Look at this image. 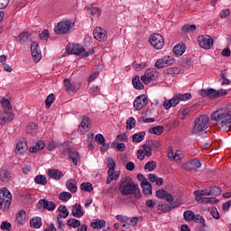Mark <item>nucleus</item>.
<instances>
[{
  "label": "nucleus",
  "mask_w": 231,
  "mask_h": 231,
  "mask_svg": "<svg viewBox=\"0 0 231 231\" xmlns=\"http://www.w3.org/2000/svg\"><path fill=\"white\" fill-rule=\"evenodd\" d=\"M211 120L219 131H230L231 128V104L220 108L211 115Z\"/></svg>",
  "instance_id": "nucleus-1"
},
{
  "label": "nucleus",
  "mask_w": 231,
  "mask_h": 231,
  "mask_svg": "<svg viewBox=\"0 0 231 231\" xmlns=\"http://www.w3.org/2000/svg\"><path fill=\"white\" fill-rule=\"evenodd\" d=\"M119 190L122 196H131L134 194L135 199L142 198V192L140 191L138 184L134 183L131 177H125L120 180Z\"/></svg>",
  "instance_id": "nucleus-2"
},
{
  "label": "nucleus",
  "mask_w": 231,
  "mask_h": 231,
  "mask_svg": "<svg viewBox=\"0 0 231 231\" xmlns=\"http://www.w3.org/2000/svg\"><path fill=\"white\" fill-rule=\"evenodd\" d=\"M190 98H192V95L190 93L175 94V97L171 99L164 101L163 106L166 110H169L171 107H176L180 102H187V100H190Z\"/></svg>",
  "instance_id": "nucleus-3"
},
{
  "label": "nucleus",
  "mask_w": 231,
  "mask_h": 231,
  "mask_svg": "<svg viewBox=\"0 0 231 231\" xmlns=\"http://www.w3.org/2000/svg\"><path fill=\"white\" fill-rule=\"evenodd\" d=\"M208 116L202 115L199 116L194 121V125L191 133L193 134H198V133H200V131H207V129H208Z\"/></svg>",
  "instance_id": "nucleus-4"
},
{
  "label": "nucleus",
  "mask_w": 231,
  "mask_h": 231,
  "mask_svg": "<svg viewBox=\"0 0 231 231\" xmlns=\"http://www.w3.org/2000/svg\"><path fill=\"white\" fill-rule=\"evenodd\" d=\"M10 205H12V193L6 188H3L0 190V208L6 210L10 208Z\"/></svg>",
  "instance_id": "nucleus-5"
},
{
  "label": "nucleus",
  "mask_w": 231,
  "mask_h": 231,
  "mask_svg": "<svg viewBox=\"0 0 231 231\" xmlns=\"http://www.w3.org/2000/svg\"><path fill=\"white\" fill-rule=\"evenodd\" d=\"M149 42L155 50H162L165 46V40L160 33H153L150 36Z\"/></svg>",
  "instance_id": "nucleus-6"
},
{
  "label": "nucleus",
  "mask_w": 231,
  "mask_h": 231,
  "mask_svg": "<svg viewBox=\"0 0 231 231\" xmlns=\"http://www.w3.org/2000/svg\"><path fill=\"white\" fill-rule=\"evenodd\" d=\"M71 30V22L70 21H63L58 23L57 26L54 29V32L57 35H64L66 33H70Z\"/></svg>",
  "instance_id": "nucleus-7"
},
{
  "label": "nucleus",
  "mask_w": 231,
  "mask_h": 231,
  "mask_svg": "<svg viewBox=\"0 0 231 231\" xmlns=\"http://www.w3.org/2000/svg\"><path fill=\"white\" fill-rule=\"evenodd\" d=\"M160 75V72L156 70V69H148L145 72L144 75L141 77L142 82L144 84H151L152 80H156Z\"/></svg>",
  "instance_id": "nucleus-8"
},
{
  "label": "nucleus",
  "mask_w": 231,
  "mask_h": 231,
  "mask_svg": "<svg viewBox=\"0 0 231 231\" xmlns=\"http://www.w3.org/2000/svg\"><path fill=\"white\" fill-rule=\"evenodd\" d=\"M198 42L200 48L210 50L214 46V38L210 35H200L198 37Z\"/></svg>",
  "instance_id": "nucleus-9"
},
{
  "label": "nucleus",
  "mask_w": 231,
  "mask_h": 231,
  "mask_svg": "<svg viewBox=\"0 0 231 231\" xmlns=\"http://www.w3.org/2000/svg\"><path fill=\"white\" fill-rule=\"evenodd\" d=\"M149 104V97L147 95L143 94L138 96L134 101V107L136 111H142Z\"/></svg>",
  "instance_id": "nucleus-10"
},
{
  "label": "nucleus",
  "mask_w": 231,
  "mask_h": 231,
  "mask_svg": "<svg viewBox=\"0 0 231 231\" xmlns=\"http://www.w3.org/2000/svg\"><path fill=\"white\" fill-rule=\"evenodd\" d=\"M65 91L67 93H77L80 89V82H71L69 79H64Z\"/></svg>",
  "instance_id": "nucleus-11"
},
{
  "label": "nucleus",
  "mask_w": 231,
  "mask_h": 231,
  "mask_svg": "<svg viewBox=\"0 0 231 231\" xmlns=\"http://www.w3.org/2000/svg\"><path fill=\"white\" fill-rule=\"evenodd\" d=\"M172 64H174V59L171 58V56H164L156 60L155 68H157V69H162L167 68V66H172Z\"/></svg>",
  "instance_id": "nucleus-12"
},
{
  "label": "nucleus",
  "mask_w": 231,
  "mask_h": 231,
  "mask_svg": "<svg viewBox=\"0 0 231 231\" xmlns=\"http://www.w3.org/2000/svg\"><path fill=\"white\" fill-rule=\"evenodd\" d=\"M56 207L57 205H55V202L49 201L46 199H42L37 203V208H39V210H41L42 208H44V210H49V212H53Z\"/></svg>",
  "instance_id": "nucleus-13"
},
{
  "label": "nucleus",
  "mask_w": 231,
  "mask_h": 231,
  "mask_svg": "<svg viewBox=\"0 0 231 231\" xmlns=\"http://www.w3.org/2000/svg\"><path fill=\"white\" fill-rule=\"evenodd\" d=\"M199 167H201V162L198 159L190 160L187 163L182 164V169L189 172H196Z\"/></svg>",
  "instance_id": "nucleus-14"
},
{
  "label": "nucleus",
  "mask_w": 231,
  "mask_h": 231,
  "mask_svg": "<svg viewBox=\"0 0 231 231\" xmlns=\"http://www.w3.org/2000/svg\"><path fill=\"white\" fill-rule=\"evenodd\" d=\"M67 51L69 54L82 57V53H84V46L80 44L69 43L67 46Z\"/></svg>",
  "instance_id": "nucleus-15"
},
{
  "label": "nucleus",
  "mask_w": 231,
  "mask_h": 231,
  "mask_svg": "<svg viewBox=\"0 0 231 231\" xmlns=\"http://www.w3.org/2000/svg\"><path fill=\"white\" fill-rule=\"evenodd\" d=\"M31 53L34 62H39L42 59V54L41 50H39V43L37 42L31 43Z\"/></svg>",
  "instance_id": "nucleus-16"
},
{
  "label": "nucleus",
  "mask_w": 231,
  "mask_h": 231,
  "mask_svg": "<svg viewBox=\"0 0 231 231\" xmlns=\"http://www.w3.org/2000/svg\"><path fill=\"white\" fill-rule=\"evenodd\" d=\"M93 35H94V39H96L97 41H99L100 42L104 41H107V32H106V30L100 27H96L94 29Z\"/></svg>",
  "instance_id": "nucleus-17"
},
{
  "label": "nucleus",
  "mask_w": 231,
  "mask_h": 231,
  "mask_svg": "<svg viewBox=\"0 0 231 231\" xmlns=\"http://www.w3.org/2000/svg\"><path fill=\"white\" fill-rule=\"evenodd\" d=\"M80 124L78 128V133L84 134V131L87 129H91V123L89 122V117L83 116L80 118Z\"/></svg>",
  "instance_id": "nucleus-18"
},
{
  "label": "nucleus",
  "mask_w": 231,
  "mask_h": 231,
  "mask_svg": "<svg viewBox=\"0 0 231 231\" xmlns=\"http://www.w3.org/2000/svg\"><path fill=\"white\" fill-rule=\"evenodd\" d=\"M199 95L204 98L207 97L210 100H214V98H217V90L215 88L200 89Z\"/></svg>",
  "instance_id": "nucleus-19"
},
{
  "label": "nucleus",
  "mask_w": 231,
  "mask_h": 231,
  "mask_svg": "<svg viewBox=\"0 0 231 231\" xmlns=\"http://www.w3.org/2000/svg\"><path fill=\"white\" fill-rule=\"evenodd\" d=\"M156 196L159 199H166L168 203H172L174 201V197L172 194L168 193L165 189H158L156 191Z\"/></svg>",
  "instance_id": "nucleus-20"
},
{
  "label": "nucleus",
  "mask_w": 231,
  "mask_h": 231,
  "mask_svg": "<svg viewBox=\"0 0 231 231\" xmlns=\"http://www.w3.org/2000/svg\"><path fill=\"white\" fill-rule=\"evenodd\" d=\"M95 141L97 142V143H99V145H102L101 152H106V151H109V143H106V138H104V135H102V134H97L96 135Z\"/></svg>",
  "instance_id": "nucleus-21"
},
{
  "label": "nucleus",
  "mask_w": 231,
  "mask_h": 231,
  "mask_svg": "<svg viewBox=\"0 0 231 231\" xmlns=\"http://www.w3.org/2000/svg\"><path fill=\"white\" fill-rule=\"evenodd\" d=\"M16 41L20 44L30 42L32 41V34H30L28 32H23L16 37Z\"/></svg>",
  "instance_id": "nucleus-22"
},
{
  "label": "nucleus",
  "mask_w": 231,
  "mask_h": 231,
  "mask_svg": "<svg viewBox=\"0 0 231 231\" xmlns=\"http://www.w3.org/2000/svg\"><path fill=\"white\" fill-rule=\"evenodd\" d=\"M179 205H180V203H178V202H173L171 205L159 203L158 209L162 210V212H171V210H172V208H176V207H178Z\"/></svg>",
  "instance_id": "nucleus-23"
},
{
  "label": "nucleus",
  "mask_w": 231,
  "mask_h": 231,
  "mask_svg": "<svg viewBox=\"0 0 231 231\" xmlns=\"http://www.w3.org/2000/svg\"><path fill=\"white\" fill-rule=\"evenodd\" d=\"M28 151V143L19 141L16 144L15 154H23Z\"/></svg>",
  "instance_id": "nucleus-24"
},
{
  "label": "nucleus",
  "mask_w": 231,
  "mask_h": 231,
  "mask_svg": "<svg viewBox=\"0 0 231 231\" xmlns=\"http://www.w3.org/2000/svg\"><path fill=\"white\" fill-rule=\"evenodd\" d=\"M71 214L73 217H82V216H84V210H82V206H80V204L73 205Z\"/></svg>",
  "instance_id": "nucleus-25"
},
{
  "label": "nucleus",
  "mask_w": 231,
  "mask_h": 231,
  "mask_svg": "<svg viewBox=\"0 0 231 231\" xmlns=\"http://www.w3.org/2000/svg\"><path fill=\"white\" fill-rule=\"evenodd\" d=\"M90 226L95 230H100L106 226V220L104 219H95L90 223Z\"/></svg>",
  "instance_id": "nucleus-26"
},
{
  "label": "nucleus",
  "mask_w": 231,
  "mask_h": 231,
  "mask_svg": "<svg viewBox=\"0 0 231 231\" xmlns=\"http://www.w3.org/2000/svg\"><path fill=\"white\" fill-rule=\"evenodd\" d=\"M185 50H187L185 44H177L173 47V53L176 55V57H181V55L185 53Z\"/></svg>",
  "instance_id": "nucleus-27"
},
{
  "label": "nucleus",
  "mask_w": 231,
  "mask_h": 231,
  "mask_svg": "<svg viewBox=\"0 0 231 231\" xmlns=\"http://www.w3.org/2000/svg\"><path fill=\"white\" fill-rule=\"evenodd\" d=\"M197 201H199V203H204L206 205H208L210 203H214L216 205V203H219V199H217V198L215 197H211V198H208V197H202L200 199H196Z\"/></svg>",
  "instance_id": "nucleus-28"
},
{
  "label": "nucleus",
  "mask_w": 231,
  "mask_h": 231,
  "mask_svg": "<svg viewBox=\"0 0 231 231\" xmlns=\"http://www.w3.org/2000/svg\"><path fill=\"white\" fill-rule=\"evenodd\" d=\"M31 228H41L42 226V218L41 217H36L30 219Z\"/></svg>",
  "instance_id": "nucleus-29"
},
{
  "label": "nucleus",
  "mask_w": 231,
  "mask_h": 231,
  "mask_svg": "<svg viewBox=\"0 0 231 231\" xmlns=\"http://www.w3.org/2000/svg\"><path fill=\"white\" fill-rule=\"evenodd\" d=\"M49 178H52V180H60L62 178V171L59 170H49L47 172Z\"/></svg>",
  "instance_id": "nucleus-30"
},
{
  "label": "nucleus",
  "mask_w": 231,
  "mask_h": 231,
  "mask_svg": "<svg viewBox=\"0 0 231 231\" xmlns=\"http://www.w3.org/2000/svg\"><path fill=\"white\" fill-rule=\"evenodd\" d=\"M132 84L134 88V89L142 90L145 88V86H143V83L140 81V76H134L132 79Z\"/></svg>",
  "instance_id": "nucleus-31"
},
{
  "label": "nucleus",
  "mask_w": 231,
  "mask_h": 231,
  "mask_svg": "<svg viewBox=\"0 0 231 231\" xmlns=\"http://www.w3.org/2000/svg\"><path fill=\"white\" fill-rule=\"evenodd\" d=\"M68 154L72 163H74V165H79V159L80 158L79 153L78 152H71V150H68Z\"/></svg>",
  "instance_id": "nucleus-32"
},
{
  "label": "nucleus",
  "mask_w": 231,
  "mask_h": 231,
  "mask_svg": "<svg viewBox=\"0 0 231 231\" xmlns=\"http://www.w3.org/2000/svg\"><path fill=\"white\" fill-rule=\"evenodd\" d=\"M14 113L6 112V110H5L4 116H2L3 120L1 122V125H5V124H7V122H12V120H14Z\"/></svg>",
  "instance_id": "nucleus-33"
},
{
  "label": "nucleus",
  "mask_w": 231,
  "mask_h": 231,
  "mask_svg": "<svg viewBox=\"0 0 231 231\" xmlns=\"http://www.w3.org/2000/svg\"><path fill=\"white\" fill-rule=\"evenodd\" d=\"M58 212H60L58 217H62L63 219H66V217L69 216V211L68 210V208H66L65 205H60L58 208Z\"/></svg>",
  "instance_id": "nucleus-34"
},
{
  "label": "nucleus",
  "mask_w": 231,
  "mask_h": 231,
  "mask_svg": "<svg viewBox=\"0 0 231 231\" xmlns=\"http://www.w3.org/2000/svg\"><path fill=\"white\" fill-rule=\"evenodd\" d=\"M106 167L108 168L107 174H112V172H116L115 171V167H116V162H115V160L113 158L111 157L107 158Z\"/></svg>",
  "instance_id": "nucleus-35"
},
{
  "label": "nucleus",
  "mask_w": 231,
  "mask_h": 231,
  "mask_svg": "<svg viewBox=\"0 0 231 231\" xmlns=\"http://www.w3.org/2000/svg\"><path fill=\"white\" fill-rule=\"evenodd\" d=\"M66 187L69 190V192H72V194H75V192H77L78 190L77 184H75V180L73 179H69L67 180Z\"/></svg>",
  "instance_id": "nucleus-36"
},
{
  "label": "nucleus",
  "mask_w": 231,
  "mask_h": 231,
  "mask_svg": "<svg viewBox=\"0 0 231 231\" xmlns=\"http://www.w3.org/2000/svg\"><path fill=\"white\" fill-rule=\"evenodd\" d=\"M141 187L145 196H151V194H152V186L151 185V183H149V181L144 182V184L141 185Z\"/></svg>",
  "instance_id": "nucleus-37"
},
{
  "label": "nucleus",
  "mask_w": 231,
  "mask_h": 231,
  "mask_svg": "<svg viewBox=\"0 0 231 231\" xmlns=\"http://www.w3.org/2000/svg\"><path fill=\"white\" fill-rule=\"evenodd\" d=\"M143 138H145V132H139L138 134H134L132 135L133 142L135 143H140V142H143Z\"/></svg>",
  "instance_id": "nucleus-38"
},
{
  "label": "nucleus",
  "mask_w": 231,
  "mask_h": 231,
  "mask_svg": "<svg viewBox=\"0 0 231 231\" xmlns=\"http://www.w3.org/2000/svg\"><path fill=\"white\" fill-rule=\"evenodd\" d=\"M44 141H39L35 146L29 148V152H37V151H42L44 149Z\"/></svg>",
  "instance_id": "nucleus-39"
},
{
  "label": "nucleus",
  "mask_w": 231,
  "mask_h": 231,
  "mask_svg": "<svg viewBox=\"0 0 231 231\" xmlns=\"http://www.w3.org/2000/svg\"><path fill=\"white\" fill-rule=\"evenodd\" d=\"M108 177L106 179V184L109 185L111 181H114L116 180H118L120 178V171H116V172L107 173Z\"/></svg>",
  "instance_id": "nucleus-40"
},
{
  "label": "nucleus",
  "mask_w": 231,
  "mask_h": 231,
  "mask_svg": "<svg viewBox=\"0 0 231 231\" xmlns=\"http://www.w3.org/2000/svg\"><path fill=\"white\" fill-rule=\"evenodd\" d=\"M183 216H184V221H187V223H190V221H194V217L196 214H194L192 210H186L183 213Z\"/></svg>",
  "instance_id": "nucleus-41"
},
{
  "label": "nucleus",
  "mask_w": 231,
  "mask_h": 231,
  "mask_svg": "<svg viewBox=\"0 0 231 231\" xmlns=\"http://www.w3.org/2000/svg\"><path fill=\"white\" fill-rule=\"evenodd\" d=\"M183 33H190V32H196V24L186 23L181 27Z\"/></svg>",
  "instance_id": "nucleus-42"
},
{
  "label": "nucleus",
  "mask_w": 231,
  "mask_h": 231,
  "mask_svg": "<svg viewBox=\"0 0 231 231\" xmlns=\"http://www.w3.org/2000/svg\"><path fill=\"white\" fill-rule=\"evenodd\" d=\"M149 133H151L152 134H156L157 136H160V134H163V126L157 125V126L152 127L149 129Z\"/></svg>",
  "instance_id": "nucleus-43"
},
{
  "label": "nucleus",
  "mask_w": 231,
  "mask_h": 231,
  "mask_svg": "<svg viewBox=\"0 0 231 231\" xmlns=\"http://www.w3.org/2000/svg\"><path fill=\"white\" fill-rule=\"evenodd\" d=\"M34 182L37 185H46L48 183V179H46V176L44 175H37L34 178Z\"/></svg>",
  "instance_id": "nucleus-44"
},
{
  "label": "nucleus",
  "mask_w": 231,
  "mask_h": 231,
  "mask_svg": "<svg viewBox=\"0 0 231 231\" xmlns=\"http://www.w3.org/2000/svg\"><path fill=\"white\" fill-rule=\"evenodd\" d=\"M146 143L152 148V151H158L160 149V142L156 140H149Z\"/></svg>",
  "instance_id": "nucleus-45"
},
{
  "label": "nucleus",
  "mask_w": 231,
  "mask_h": 231,
  "mask_svg": "<svg viewBox=\"0 0 231 231\" xmlns=\"http://www.w3.org/2000/svg\"><path fill=\"white\" fill-rule=\"evenodd\" d=\"M68 226H72V228H79L80 226V220L77 218H70L67 221Z\"/></svg>",
  "instance_id": "nucleus-46"
},
{
  "label": "nucleus",
  "mask_w": 231,
  "mask_h": 231,
  "mask_svg": "<svg viewBox=\"0 0 231 231\" xmlns=\"http://www.w3.org/2000/svg\"><path fill=\"white\" fill-rule=\"evenodd\" d=\"M71 193L68 192V191H63L61 193L59 194V199H60V201H69V199H71Z\"/></svg>",
  "instance_id": "nucleus-47"
},
{
  "label": "nucleus",
  "mask_w": 231,
  "mask_h": 231,
  "mask_svg": "<svg viewBox=\"0 0 231 231\" xmlns=\"http://www.w3.org/2000/svg\"><path fill=\"white\" fill-rule=\"evenodd\" d=\"M53 102H55V94H50L45 100V106L47 109H50L51 107Z\"/></svg>",
  "instance_id": "nucleus-48"
},
{
  "label": "nucleus",
  "mask_w": 231,
  "mask_h": 231,
  "mask_svg": "<svg viewBox=\"0 0 231 231\" xmlns=\"http://www.w3.org/2000/svg\"><path fill=\"white\" fill-rule=\"evenodd\" d=\"M80 189L81 190H85V192H93V184L91 182H83Z\"/></svg>",
  "instance_id": "nucleus-49"
},
{
  "label": "nucleus",
  "mask_w": 231,
  "mask_h": 231,
  "mask_svg": "<svg viewBox=\"0 0 231 231\" xmlns=\"http://www.w3.org/2000/svg\"><path fill=\"white\" fill-rule=\"evenodd\" d=\"M136 126V120L134 119V117H129L126 120V129L128 131H131L133 129V127Z\"/></svg>",
  "instance_id": "nucleus-50"
},
{
  "label": "nucleus",
  "mask_w": 231,
  "mask_h": 231,
  "mask_svg": "<svg viewBox=\"0 0 231 231\" xmlns=\"http://www.w3.org/2000/svg\"><path fill=\"white\" fill-rule=\"evenodd\" d=\"M0 180L2 181H9L10 180V171L6 170H2L0 171Z\"/></svg>",
  "instance_id": "nucleus-51"
},
{
  "label": "nucleus",
  "mask_w": 231,
  "mask_h": 231,
  "mask_svg": "<svg viewBox=\"0 0 231 231\" xmlns=\"http://www.w3.org/2000/svg\"><path fill=\"white\" fill-rule=\"evenodd\" d=\"M156 169V162L150 161L144 165V170L149 171V172H152Z\"/></svg>",
  "instance_id": "nucleus-52"
},
{
  "label": "nucleus",
  "mask_w": 231,
  "mask_h": 231,
  "mask_svg": "<svg viewBox=\"0 0 231 231\" xmlns=\"http://www.w3.org/2000/svg\"><path fill=\"white\" fill-rule=\"evenodd\" d=\"M2 107L7 111H12V103H10V100L6 98L1 99Z\"/></svg>",
  "instance_id": "nucleus-53"
},
{
  "label": "nucleus",
  "mask_w": 231,
  "mask_h": 231,
  "mask_svg": "<svg viewBox=\"0 0 231 231\" xmlns=\"http://www.w3.org/2000/svg\"><path fill=\"white\" fill-rule=\"evenodd\" d=\"M211 196H221V189L217 186L209 187Z\"/></svg>",
  "instance_id": "nucleus-54"
},
{
  "label": "nucleus",
  "mask_w": 231,
  "mask_h": 231,
  "mask_svg": "<svg viewBox=\"0 0 231 231\" xmlns=\"http://www.w3.org/2000/svg\"><path fill=\"white\" fill-rule=\"evenodd\" d=\"M143 151L144 156H147L148 158H149V156H152V150L147 144V143L143 145Z\"/></svg>",
  "instance_id": "nucleus-55"
},
{
  "label": "nucleus",
  "mask_w": 231,
  "mask_h": 231,
  "mask_svg": "<svg viewBox=\"0 0 231 231\" xmlns=\"http://www.w3.org/2000/svg\"><path fill=\"white\" fill-rule=\"evenodd\" d=\"M16 219L18 223H23L26 219V211L21 210L19 213L16 215Z\"/></svg>",
  "instance_id": "nucleus-56"
},
{
  "label": "nucleus",
  "mask_w": 231,
  "mask_h": 231,
  "mask_svg": "<svg viewBox=\"0 0 231 231\" xmlns=\"http://www.w3.org/2000/svg\"><path fill=\"white\" fill-rule=\"evenodd\" d=\"M220 77L222 79L223 86L230 84V79H226V69L221 71Z\"/></svg>",
  "instance_id": "nucleus-57"
},
{
  "label": "nucleus",
  "mask_w": 231,
  "mask_h": 231,
  "mask_svg": "<svg viewBox=\"0 0 231 231\" xmlns=\"http://www.w3.org/2000/svg\"><path fill=\"white\" fill-rule=\"evenodd\" d=\"M50 38V31H48V29H44L42 33H40L39 35V39L41 41H48V39Z\"/></svg>",
  "instance_id": "nucleus-58"
},
{
  "label": "nucleus",
  "mask_w": 231,
  "mask_h": 231,
  "mask_svg": "<svg viewBox=\"0 0 231 231\" xmlns=\"http://www.w3.org/2000/svg\"><path fill=\"white\" fill-rule=\"evenodd\" d=\"M90 14L94 17H99L100 15H102V12L100 11V8L93 7V6L90 7Z\"/></svg>",
  "instance_id": "nucleus-59"
},
{
  "label": "nucleus",
  "mask_w": 231,
  "mask_h": 231,
  "mask_svg": "<svg viewBox=\"0 0 231 231\" xmlns=\"http://www.w3.org/2000/svg\"><path fill=\"white\" fill-rule=\"evenodd\" d=\"M190 113V108L187 107L182 109L179 114V118L181 120H185V116H189V114Z\"/></svg>",
  "instance_id": "nucleus-60"
},
{
  "label": "nucleus",
  "mask_w": 231,
  "mask_h": 231,
  "mask_svg": "<svg viewBox=\"0 0 231 231\" xmlns=\"http://www.w3.org/2000/svg\"><path fill=\"white\" fill-rule=\"evenodd\" d=\"M166 75H178L180 73V69L178 68H168L165 70Z\"/></svg>",
  "instance_id": "nucleus-61"
},
{
  "label": "nucleus",
  "mask_w": 231,
  "mask_h": 231,
  "mask_svg": "<svg viewBox=\"0 0 231 231\" xmlns=\"http://www.w3.org/2000/svg\"><path fill=\"white\" fill-rule=\"evenodd\" d=\"M193 221H195L196 223H199V225L205 226V224H206L205 218L199 214L195 215Z\"/></svg>",
  "instance_id": "nucleus-62"
},
{
  "label": "nucleus",
  "mask_w": 231,
  "mask_h": 231,
  "mask_svg": "<svg viewBox=\"0 0 231 231\" xmlns=\"http://www.w3.org/2000/svg\"><path fill=\"white\" fill-rule=\"evenodd\" d=\"M1 230H7V231L12 230V224L8 221H3L1 223Z\"/></svg>",
  "instance_id": "nucleus-63"
},
{
  "label": "nucleus",
  "mask_w": 231,
  "mask_h": 231,
  "mask_svg": "<svg viewBox=\"0 0 231 231\" xmlns=\"http://www.w3.org/2000/svg\"><path fill=\"white\" fill-rule=\"evenodd\" d=\"M89 95L97 96L100 94V88L98 86H95L89 88L88 90Z\"/></svg>",
  "instance_id": "nucleus-64"
}]
</instances>
